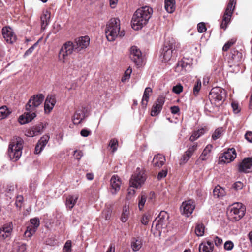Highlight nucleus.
<instances>
[{"label":"nucleus","instance_id":"44","mask_svg":"<svg viewBox=\"0 0 252 252\" xmlns=\"http://www.w3.org/2000/svg\"><path fill=\"white\" fill-rule=\"evenodd\" d=\"M56 102V100L55 98V96L54 95H48L46 97L45 103H49L51 105V106H55Z\"/></svg>","mask_w":252,"mask_h":252},{"label":"nucleus","instance_id":"32","mask_svg":"<svg viewBox=\"0 0 252 252\" xmlns=\"http://www.w3.org/2000/svg\"><path fill=\"white\" fill-rule=\"evenodd\" d=\"M206 128H201V129H199L197 131H194L189 138L190 141L193 142L196 139H197L201 135L204 134V133L206 131Z\"/></svg>","mask_w":252,"mask_h":252},{"label":"nucleus","instance_id":"26","mask_svg":"<svg viewBox=\"0 0 252 252\" xmlns=\"http://www.w3.org/2000/svg\"><path fill=\"white\" fill-rule=\"evenodd\" d=\"M50 19V12L46 10L43 13L40 17L41 26L42 29H45L46 26L49 24Z\"/></svg>","mask_w":252,"mask_h":252},{"label":"nucleus","instance_id":"1","mask_svg":"<svg viewBox=\"0 0 252 252\" xmlns=\"http://www.w3.org/2000/svg\"><path fill=\"white\" fill-rule=\"evenodd\" d=\"M44 99V95L42 94L32 96L25 106L27 112L19 117V122L21 124H24L32 121L36 116L37 109L42 104Z\"/></svg>","mask_w":252,"mask_h":252},{"label":"nucleus","instance_id":"10","mask_svg":"<svg viewBox=\"0 0 252 252\" xmlns=\"http://www.w3.org/2000/svg\"><path fill=\"white\" fill-rule=\"evenodd\" d=\"M169 215L165 211H161L158 216L156 218L153 222V225L155 224L156 229L160 231L161 229L165 228L169 223Z\"/></svg>","mask_w":252,"mask_h":252},{"label":"nucleus","instance_id":"6","mask_svg":"<svg viewBox=\"0 0 252 252\" xmlns=\"http://www.w3.org/2000/svg\"><path fill=\"white\" fill-rule=\"evenodd\" d=\"M225 95L226 92L224 89L215 87L211 89L209 94V98L212 104L220 107L223 104Z\"/></svg>","mask_w":252,"mask_h":252},{"label":"nucleus","instance_id":"49","mask_svg":"<svg viewBox=\"0 0 252 252\" xmlns=\"http://www.w3.org/2000/svg\"><path fill=\"white\" fill-rule=\"evenodd\" d=\"M49 137L47 135H44L41 137L40 140H39L38 143L43 148H44L47 142L49 140Z\"/></svg>","mask_w":252,"mask_h":252},{"label":"nucleus","instance_id":"53","mask_svg":"<svg viewBox=\"0 0 252 252\" xmlns=\"http://www.w3.org/2000/svg\"><path fill=\"white\" fill-rule=\"evenodd\" d=\"M63 250L65 252H71V241L67 240L63 247Z\"/></svg>","mask_w":252,"mask_h":252},{"label":"nucleus","instance_id":"7","mask_svg":"<svg viewBox=\"0 0 252 252\" xmlns=\"http://www.w3.org/2000/svg\"><path fill=\"white\" fill-rule=\"evenodd\" d=\"M178 45V43L176 44L172 39L165 42L160 56L162 61L167 62L171 59L173 51L177 48Z\"/></svg>","mask_w":252,"mask_h":252},{"label":"nucleus","instance_id":"28","mask_svg":"<svg viewBox=\"0 0 252 252\" xmlns=\"http://www.w3.org/2000/svg\"><path fill=\"white\" fill-rule=\"evenodd\" d=\"M152 93V89L150 87H146L144 90L141 101V104L144 107H146L149 101V97Z\"/></svg>","mask_w":252,"mask_h":252},{"label":"nucleus","instance_id":"62","mask_svg":"<svg viewBox=\"0 0 252 252\" xmlns=\"http://www.w3.org/2000/svg\"><path fill=\"white\" fill-rule=\"evenodd\" d=\"M214 241L216 246L219 247L222 243V240L218 236H216L214 238Z\"/></svg>","mask_w":252,"mask_h":252},{"label":"nucleus","instance_id":"16","mask_svg":"<svg viewBox=\"0 0 252 252\" xmlns=\"http://www.w3.org/2000/svg\"><path fill=\"white\" fill-rule=\"evenodd\" d=\"M2 34L5 40L7 43L12 44L15 42L16 36L10 27H4L2 29Z\"/></svg>","mask_w":252,"mask_h":252},{"label":"nucleus","instance_id":"22","mask_svg":"<svg viewBox=\"0 0 252 252\" xmlns=\"http://www.w3.org/2000/svg\"><path fill=\"white\" fill-rule=\"evenodd\" d=\"M44 126L42 123H40L33 127L29 129L27 131L26 135L29 137H33L41 133Z\"/></svg>","mask_w":252,"mask_h":252},{"label":"nucleus","instance_id":"14","mask_svg":"<svg viewBox=\"0 0 252 252\" xmlns=\"http://www.w3.org/2000/svg\"><path fill=\"white\" fill-rule=\"evenodd\" d=\"M31 225L27 227V229L24 233L25 237L30 238L35 232L37 228L40 224L39 219L34 218L31 219Z\"/></svg>","mask_w":252,"mask_h":252},{"label":"nucleus","instance_id":"31","mask_svg":"<svg viewBox=\"0 0 252 252\" xmlns=\"http://www.w3.org/2000/svg\"><path fill=\"white\" fill-rule=\"evenodd\" d=\"M165 9L170 13H173L175 9V0H165Z\"/></svg>","mask_w":252,"mask_h":252},{"label":"nucleus","instance_id":"19","mask_svg":"<svg viewBox=\"0 0 252 252\" xmlns=\"http://www.w3.org/2000/svg\"><path fill=\"white\" fill-rule=\"evenodd\" d=\"M252 169V158H245L238 165V171L240 172L248 173Z\"/></svg>","mask_w":252,"mask_h":252},{"label":"nucleus","instance_id":"60","mask_svg":"<svg viewBox=\"0 0 252 252\" xmlns=\"http://www.w3.org/2000/svg\"><path fill=\"white\" fill-rule=\"evenodd\" d=\"M91 134V131L87 129H83L80 132V134L83 137H87Z\"/></svg>","mask_w":252,"mask_h":252},{"label":"nucleus","instance_id":"42","mask_svg":"<svg viewBox=\"0 0 252 252\" xmlns=\"http://www.w3.org/2000/svg\"><path fill=\"white\" fill-rule=\"evenodd\" d=\"M152 216L149 213L144 214L141 219V222L143 225L148 224L149 221L151 219Z\"/></svg>","mask_w":252,"mask_h":252},{"label":"nucleus","instance_id":"52","mask_svg":"<svg viewBox=\"0 0 252 252\" xmlns=\"http://www.w3.org/2000/svg\"><path fill=\"white\" fill-rule=\"evenodd\" d=\"M206 27L204 23L201 22L197 25L198 32L200 33H203L206 31Z\"/></svg>","mask_w":252,"mask_h":252},{"label":"nucleus","instance_id":"61","mask_svg":"<svg viewBox=\"0 0 252 252\" xmlns=\"http://www.w3.org/2000/svg\"><path fill=\"white\" fill-rule=\"evenodd\" d=\"M83 156V153L81 151L75 150L74 152V156L75 158L78 160L81 159Z\"/></svg>","mask_w":252,"mask_h":252},{"label":"nucleus","instance_id":"2","mask_svg":"<svg viewBox=\"0 0 252 252\" xmlns=\"http://www.w3.org/2000/svg\"><path fill=\"white\" fill-rule=\"evenodd\" d=\"M153 12L152 8L145 6L138 8L134 13L131 20V26L135 30L141 29L146 25Z\"/></svg>","mask_w":252,"mask_h":252},{"label":"nucleus","instance_id":"58","mask_svg":"<svg viewBox=\"0 0 252 252\" xmlns=\"http://www.w3.org/2000/svg\"><path fill=\"white\" fill-rule=\"evenodd\" d=\"M231 106L233 108V111L235 113H238L240 112V109L239 108L238 104L235 102H232Z\"/></svg>","mask_w":252,"mask_h":252},{"label":"nucleus","instance_id":"36","mask_svg":"<svg viewBox=\"0 0 252 252\" xmlns=\"http://www.w3.org/2000/svg\"><path fill=\"white\" fill-rule=\"evenodd\" d=\"M10 113L11 111L6 106H1L0 107V120L6 118Z\"/></svg>","mask_w":252,"mask_h":252},{"label":"nucleus","instance_id":"33","mask_svg":"<svg viewBox=\"0 0 252 252\" xmlns=\"http://www.w3.org/2000/svg\"><path fill=\"white\" fill-rule=\"evenodd\" d=\"M213 193L214 197L219 198L224 196L225 191L223 188L218 185L214 189Z\"/></svg>","mask_w":252,"mask_h":252},{"label":"nucleus","instance_id":"64","mask_svg":"<svg viewBox=\"0 0 252 252\" xmlns=\"http://www.w3.org/2000/svg\"><path fill=\"white\" fill-rule=\"evenodd\" d=\"M37 43L34 44L33 45L31 46L29 49H28L25 53L24 56H28L31 54L33 51L35 46L36 45Z\"/></svg>","mask_w":252,"mask_h":252},{"label":"nucleus","instance_id":"47","mask_svg":"<svg viewBox=\"0 0 252 252\" xmlns=\"http://www.w3.org/2000/svg\"><path fill=\"white\" fill-rule=\"evenodd\" d=\"M118 145V142L116 139L114 138L110 140L109 146L112 149L113 152L117 150Z\"/></svg>","mask_w":252,"mask_h":252},{"label":"nucleus","instance_id":"3","mask_svg":"<svg viewBox=\"0 0 252 252\" xmlns=\"http://www.w3.org/2000/svg\"><path fill=\"white\" fill-rule=\"evenodd\" d=\"M120 20L116 18L111 19L107 24L105 34L107 39L109 41H113L119 35L123 37L125 35L124 31H120Z\"/></svg>","mask_w":252,"mask_h":252},{"label":"nucleus","instance_id":"4","mask_svg":"<svg viewBox=\"0 0 252 252\" xmlns=\"http://www.w3.org/2000/svg\"><path fill=\"white\" fill-rule=\"evenodd\" d=\"M24 141L19 137H14L10 142L8 149V155L10 159L17 161L22 155Z\"/></svg>","mask_w":252,"mask_h":252},{"label":"nucleus","instance_id":"13","mask_svg":"<svg viewBox=\"0 0 252 252\" xmlns=\"http://www.w3.org/2000/svg\"><path fill=\"white\" fill-rule=\"evenodd\" d=\"M73 43L75 52H78L83 49L86 48L90 43V38L88 36L80 37L75 39Z\"/></svg>","mask_w":252,"mask_h":252},{"label":"nucleus","instance_id":"29","mask_svg":"<svg viewBox=\"0 0 252 252\" xmlns=\"http://www.w3.org/2000/svg\"><path fill=\"white\" fill-rule=\"evenodd\" d=\"M84 117L83 111L81 110H77L72 117V121L74 124H80L82 121Z\"/></svg>","mask_w":252,"mask_h":252},{"label":"nucleus","instance_id":"40","mask_svg":"<svg viewBox=\"0 0 252 252\" xmlns=\"http://www.w3.org/2000/svg\"><path fill=\"white\" fill-rule=\"evenodd\" d=\"M201 87V82L200 79H198L195 82L193 87V94L197 96L200 90Z\"/></svg>","mask_w":252,"mask_h":252},{"label":"nucleus","instance_id":"25","mask_svg":"<svg viewBox=\"0 0 252 252\" xmlns=\"http://www.w3.org/2000/svg\"><path fill=\"white\" fill-rule=\"evenodd\" d=\"M212 145H208L206 146V147L204 148L203 150L202 154L199 157V158L196 161V163L199 162L200 160L201 161H205L207 160L210 156V153L212 149Z\"/></svg>","mask_w":252,"mask_h":252},{"label":"nucleus","instance_id":"20","mask_svg":"<svg viewBox=\"0 0 252 252\" xmlns=\"http://www.w3.org/2000/svg\"><path fill=\"white\" fill-rule=\"evenodd\" d=\"M236 157V152L234 148H230L224 152L220 157L221 161L225 163H230L234 160Z\"/></svg>","mask_w":252,"mask_h":252},{"label":"nucleus","instance_id":"51","mask_svg":"<svg viewBox=\"0 0 252 252\" xmlns=\"http://www.w3.org/2000/svg\"><path fill=\"white\" fill-rule=\"evenodd\" d=\"M234 247V244L231 241H227L224 245V248L226 250L230 251Z\"/></svg>","mask_w":252,"mask_h":252},{"label":"nucleus","instance_id":"27","mask_svg":"<svg viewBox=\"0 0 252 252\" xmlns=\"http://www.w3.org/2000/svg\"><path fill=\"white\" fill-rule=\"evenodd\" d=\"M214 248L213 242L207 241L206 243H202L199 247V252H212Z\"/></svg>","mask_w":252,"mask_h":252},{"label":"nucleus","instance_id":"39","mask_svg":"<svg viewBox=\"0 0 252 252\" xmlns=\"http://www.w3.org/2000/svg\"><path fill=\"white\" fill-rule=\"evenodd\" d=\"M223 132V129L222 127L217 128L212 135V139L214 140L218 139L222 135Z\"/></svg>","mask_w":252,"mask_h":252},{"label":"nucleus","instance_id":"46","mask_svg":"<svg viewBox=\"0 0 252 252\" xmlns=\"http://www.w3.org/2000/svg\"><path fill=\"white\" fill-rule=\"evenodd\" d=\"M179 65L184 69L185 72L189 71L191 68V64L184 60L179 61Z\"/></svg>","mask_w":252,"mask_h":252},{"label":"nucleus","instance_id":"34","mask_svg":"<svg viewBox=\"0 0 252 252\" xmlns=\"http://www.w3.org/2000/svg\"><path fill=\"white\" fill-rule=\"evenodd\" d=\"M142 242L140 240L133 238L131 243V246L133 251H138L142 247Z\"/></svg>","mask_w":252,"mask_h":252},{"label":"nucleus","instance_id":"23","mask_svg":"<svg viewBox=\"0 0 252 252\" xmlns=\"http://www.w3.org/2000/svg\"><path fill=\"white\" fill-rule=\"evenodd\" d=\"M165 157L162 154L155 155L153 159L152 164L156 168H160L165 162Z\"/></svg>","mask_w":252,"mask_h":252},{"label":"nucleus","instance_id":"56","mask_svg":"<svg viewBox=\"0 0 252 252\" xmlns=\"http://www.w3.org/2000/svg\"><path fill=\"white\" fill-rule=\"evenodd\" d=\"M54 106L49 103H44V111L45 113H49L53 109Z\"/></svg>","mask_w":252,"mask_h":252},{"label":"nucleus","instance_id":"59","mask_svg":"<svg viewBox=\"0 0 252 252\" xmlns=\"http://www.w3.org/2000/svg\"><path fill=\"white\" fill-rule=\"evenodd\" d=\"M18 247L17 249L18 252H25V251L26 250V245L24 243H22V244L18 243Z\"/></svg>","mask_w":252,"mask_h":252},{"label":"nucleus","instance_id":"63","mask_svg":"<svg viewBox=\"0 0 252 252\" xmlns=\"http://www.w3.org/2000/svg\"><path fill=\"white\" fill-rule=\"evenodd\" d=\"M245 137L248 141L252 143V132H247L245 134Z\"/></svg>","mask_w":252,"mask_h":252},{"label":"nucleus","instance_id":"57","mask_svg":"<svg viewBox=\"0 0 252 252\" xmlns=\"http://www.w3.org/2000/svg\"><path fill=\"white\" fill-rule=\"evenodd\" d=\"M175 72L181 74H183L184 72H186L184 69L181 67V66L179 65V61L178 62L176 67H175Z\"/></svg>","mask_w":252,"mask_h":252},{"label":"nucleus","instance_id":"15","mask_svg":"<svg viewBox=\"0 0 252 252\" xmlns=\"http://www.w3.org/2000/svg\"><path fill=\"white\" fill-rule=\"evenodd\" d=\"M198 144L194 143L190 145L187 150L184 153L180 160V164H184L188 162L193 153L197 150Z\"/></svg>","mask_w":252,"mask_h":252},{"label":"nucleus","instance_id":"8","mask_svg":"<svg viewBox=\"0 0 252 252\" xmlns=\"http://www.w3.org/2000/svg\"><path fill=\"white\" fill-rule=\"evenodd\" d=\"M237 0H229L222 17L220 28L225 30L229 23L231 16L235 8Z\"/></svg>","mask_w":252,"mask_h":252},{"label":"nucleus","instance_id":"9","mask_svg":"<svg viewBox=\"0 0 252 252\" xmlns=\"http://www.w3.org/2000/svg\"><path fill=\"white\" fill-rule=\"evenodd\" d=\"M75 51L73 47V43L71 41H67L63 44L60 49L58 59L59 61L65 63L68 59V57L72 54Z\"/></svg>","mask_w":252,"mask_h":252},{"label":"nucleus","instance_id":"50","mask_svg":"<svg viewBox=\"0 0 252 252\" xmlns=\"http://www.w3.org/2000/svg\"><path fill=\"white\" fill-rule=\"evenodd\" d=\"M183 87L182 85L179 83L176 86H174L172 89V91L176 94H179L183 92Z\"/></svg>","mask_w":252,"mask_h":252},{"label":"nucleus","instance_id":"17","mask_svg":"<svg viewBox=\"0 0 252 252\" xmlns=\"http://www.w3.org/2000/svg\"><path fill=\"white\" fill-rule=\"evenodd\" d=\"M164 102L165 98L162 96H159L152 106L151 112V116H157L161 111Z\"/></svg>","mask_w":252,"mask_h":252},{"label":"nucleus","instance_id":"48","mask_svg":"<svg viewBox=\"0 0 252 252\" xmlns=\"http://www.w3.org/2000/svg\"><path fill=\"white\" fill-rule=\"evenodd\" d=\"M146 198L147 197L145 195H142L140 198L139 199L138 207L140 210L143 209L146 201Z\"/></svg>","mask_w":252,"mask_h":252},{"label":"nucleus","instance_id":"43","mask_svg":"<svg viewBox=\"0 0 252 252\" xmlns=\"http://www.w3.org/2000/svg\"><path fill=\"white\" fill-rule=\"evenodd\" d=\"M132 73V68L129 67L125 72L124 76L122 78L121 81L123 82H126L130 78V75Z\"/></svg>","mask_w":252,"mask_h":252},{"label":"nucleus","instance_id":"45","mask_svg":"<svg viewBox=\"0 0 252 252\" xmlns=\"http://www.w3.org/2000/svg\"><path fill=\"white\" fill-rule=\"evenodd\" d=\"M24 202V197L22 195H17L16 198L15 205L17 208L20 209Z\"/></svg>","mask_w":252,"mask_h":252},{"label":"nucleus","instance_id":"54","mask_svg":"<svg viewBox=\"0 0 252 252\" xmlns=\"http://www.w3.org/2000/svg\"><path fill=\"white\" fill-rule=\"evenodd\" d=\"M167 174V169H163L161 171H160L158 174V180H161V179L165 177Z\"/></svg>","mask_w":252,"mask_h":252},{"label":"nucleus","instance_id":"30","mask_svg":"<svg viewBox=\"0 0 252 252\" xmlns=\"http://www.w3.org/2000/svg\"><path fill=\"white\" fill-rule=\"evenodd\" d=\"M78 199V196L68 195L66 197L65 205L69 209H71L76 203Z\"/></svg>","mask_w":252,"mask_h":252},{"label":"nucleus","instance_id":"11","mask_svg":"<svg viewBox=\"0 0 252 252\" xmlns=\"http://www.w3.org/2000/svg\"><path fill=\"white\" fill-rule=\"evenodd\" d=\"M146 179V175L143 171L136 172L133 174L130 180V187L136 189L140 188Z\"/></svg>","mask_w":252,"mask_h":252},{"label":"nucleus","instance_id":"35","mask_svg":"<svg viewBox=\"0 0 252 252\" xmlns=\"http://www.w3.org/2000/svg\"><path fill=\"white\" fill-rule=\"evenodd\" d=\"M205 227L202 223L196 224L195 229V233L198 236H202L204 233Z\"/></svg>","mask_w":252,"mask_h":252},{"label":"nucleus","instance_id":"24","mask_svg":"<svg viewBox=\"0 0 252 252\" xmlns=\"http://www.w3.org/2000/svg\"><path fill=\"white\" fill-rule=\"evenodd\" d=\"M243 55L241 52L237 50H233L231 52V56L229 58V63L231 62L233 65L239 64L242 59Z\"/></svg>","mask_w":252,"mask_h":252},{"label":"nucleus","instance_id":"37","mask_svg":"<svg viewBox=\"0 0 252 252\" xmlns=\"http://www.w3.org/2000/svg\"><path fill=\"white\" fill-rule=\"evenodd\" d=\"M129 208L126 206H125L123 209V212L121 215V220L123 222H125L128 218Z\"/></svg>","mask_w":252,"mask_h":252},{"label":"nucleus","instance_id":"12","mask_svg":"<svg viewBox=\"0 0 252 252\" xmlns=\"http://www.w3.org/2000/svg\"><path fill=\"white\" fill-rule=\"evenodd\" d=\"M129 57L135 63L136 66L140 67L142 65L143 58L141 50L136 46H133L130 48Z\"/></svg>","mask_w":252,"mask_h":252},{"label":"nucleus","instance_id":"55","mask_svg":"<svg viewBox=\"0 0 252 252\" xmlns=\"http://www.w3.org/2000/svg\"><path fill=\"white\" fill-rule=\"evenodd\" d=\"M244 186L243 183L241 182L238 181L235 182L233 185V187L236 190H238L241 189Z\"/></svg>","mask_w":252,"mask_h":252},{"label":"nucleus","instance_id":"5","mask_svg":"<svg viewBox=\"0 0 252 252\" xmlns=\"http://www.w3.org/2000/svg\"><path fill=\"white\" fill-rule=\"evenodd\" d=\"M245 212V206L242 203L237 202L233 204L229 207L227 215L231 221H237L244 216Z\"/></svg>","mask_w":252,"mask_h":252},{"label":"nucleus","instance_id":"21","mask_svg":"<svg viewBox=\"0 0 252 252\" xmlns=\"http://www.w3.org/2000/svg\"><path fill=\"white\" fill-rule=\"evenodd\" d=\"M110 184L112 188V193L116 194L120 189L121 180L117 175H114L110 180Z\"/></svg>","mask_w":252,"mask_h":252},{"label":"nucleus","instance_id":"38","mask_svg":"<svg viewBox=\"0 0 252 252\" xmlns=\"http://www.w3.org/2000/svg\"><path fill=\"white\" fill-rule=\"evenodd\" d=\"M237 39L233 38L228 40L223 46L222 50L223 51H227L236 42Z\"/></svg>","mask_w":252,"mask_h":252},{"label":"nucleus","instance_id":"18","mask_svg":"<svg viewBox=\"0 0 252 252\" xmlns=\"http://www.w3.org/2000/svg\"><path fill=\"white\" fill-rule=\"evenodd\" d=\"M195 208L194 202L191 200H189L182 203L181 206V211L182 214L186 215L187 217L192 214Z\"/></svg>","mask_w":252,"mask_h":252},{"label":"nucleus","instance_id":"41","mask_svg":"<svg viewBox=\"0 0 252 252\" xmlns=\"http://www.w3.org/2000/svg\"><path fill=\"white\" fill-rule=\"evenodd\" d=\"M1 229H2V231H4L7 234L11 235V233L13 229V224L12 222H9L8 223L4 224Z\"/></svg>","mask_w":252,"mask_h":252}]
</instances>
